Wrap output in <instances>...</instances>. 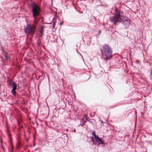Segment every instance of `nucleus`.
<instances>
[{
	"label": "nucleus",
	"instance_id": "obj_1",
	"mask_svg": "<svg viewBox=\"0 0 152 152\" xmlns=\"http://www.w3.org/2000/svg\"><path fill=\"white\" fill-rule=\"evenodd\" d=\"M103 48L105 57H104V55H102V58L106 62L108 59H110L112 57V51L110 47L108 45H104Z\"/></svg>",
	"mask_w": 152,
	"mask_h": 152
},
{
	"label": "nucleus",
	"instance_id": "obj_2",
	"mask_svg": "<svg viewBox=\"0 0 152 152\" xmlns=\"http://www.w3.org/2000/svg\"><path fill=\"white\" fill-rule=\"evenodd\" d=\"M110 19L111 22L115 25L118 22L123 23L124 21V20L120 16V12L118 11H116L115 15Z\"/></svg>",
	"mask_w": 152,
	"mask_h": 152
},
{
	"label": "nucleus",
	"instance_id": "obj_3",
	"mask_svg": "<svg viewBox=\"0 0 152 152\" xmlns=\"http://www.w3.org/2000/svg\"><path fill=\"white\" fill-rule=\"evenodd\" d=\"M35 27L34 25L28 24L24 31L25 34L28 35L30 33H33L35 31Z\"/></svg>",
	"mask_w": 152,
	"mask_h": 152
},
{
	"label": "nucleus",
	"instance_id": "obj_4",
	"mask_svg": "<svg viewBox=\"0 0 152 152\" xmlns=\"http://www.w3.org/2000/svg\"><path fill=\"white\" fill-rule=\"evenodd\" d=\"M32 12H33V16L34 19H36L37 17L39 14V8L37 4H34L32 9Z\"/></svg>",
	"mask_w": 152,
	"mask_h": 152
},
{
	"label": "nucleus",
	"instance_id": "obj_5",
	"mask_svg": "<svg viewBox=\"0 0 152 152\" xmlns=\"http://www.w3.org/2000/svg\"><path fill=\"white\" fill-rule=\"evenodd\" d=\"M9 85L12 88L11 91V93L14 96H15L16 95V92L15 91L17 89V84L15 82H10L9 83Z\"/></svg>",
	"mask_w": 152,
	"mask_h": 152
},
{
	"label": "nucleus",
	"instance_id": "obj_6",
	"mask_svg": "<svg viewBox=\"0 0 152 152\" xmlns=\"http://www.w3.org/2000/svg\"><path fill=\"white\" fill-rule=\"evenodd\" d=\"M57 18L56 17H55L53 19L52 21V23L53 24V29L55 27V26L56 24V22L57 20Z\"/></svg>",
	"mask_w": 152,
	"mask_h": 152
},
{
	"label": "nucleus",
	"instance_id": "obj_7",
	"mask_svg": "<svg viewBox=\"0 0 152 152\" xmlns=\"http://www.w3.org/2000/svg\"><path fill=\"white\" fill-rule=\"evenodd\" d=\"M94 138L95 139V140L97 142H98V141L100 140V138H99V137L97 136L96 134H95L94 135Z\"/></svg>",
	"mask_w": 152,
	"mask_h": 152
},
{
	"label": "nucleus",
	"instance_id": "obj_8",
	"mask_svg": "<svg viewBox=\"0 0 152 152\" xmlns=\"http://www.w3.org/2000/svg\"><path fill=\"white\" fill-rule=\"evenodd\" d=\"M98 142H99V144H104V142L102 140L101 138L100 139V140L98 141Z\"/></svg>",
	"mask_w": 152,
	"mask_h": 152
},
{
	"label": "nucleus",
	"instance_id": "obj_9",
	"mask_svg": "<svg viewBox=\"0 0 152 152\" xmlns=\"http://www.w3.org/2000/svg\"><path fill=\"white\" fill-rule=\"evenodd\" d=\"M85 122H86V121H85L84 122H83L82 124H79V125H78V126H83V125H84V123Z\"/></svg>",
	"mask_w": 152,
	"mask_h": 152
},
{
	"label": "nucleus",
	"instance_id": "obj_10",
	"mask_svg": "<svg viewBox=\"0 0 152 152\" xmlns=\"http://www.w3.org/2000/svg\"><path fill=\"white\" fill-rule=\"evenodd\" d=\"M86 117H87V115H84V118L86 117V120H88L87 118Z\"/></svg>",
	"mask_w": 152,
	"mask_h": 152
},
{
	"label": "nucleus",
	"instance_id": "obj_11",
	"mask_svg": "<svg viewBox=\"0 0 152 152\" xmlns=\"http://www.w3.org/2000/svg\"><path fill=\"white\" fill-rule=\"evenodd\" d=\"M92 134L94 135H94H95V134H96L95 132H93L92 133Z\"/></svg>",
	"mask_w": 152,
	"mask_h": 152
},
{
	"label": "nucleus",
	"instance_id": "obj_12",
	"mask_svg": "<svg viewBox=\"0 0 152 152\" xmlns=\"http://www.w3.org/2000/svg\"><path fill=\"white\" fill-rule=\"evenodd\" d=\"M5 57L7 59H9V56H8L7 55H6L5 56Z\"/></svg>",
	"mask_w": 152,
	"mask_h": 152
},
{
	"label": "nucleus",
	"instance_id": "obj_13",
	"mask_svg": "<svg viewBox=\"0 0 152 152\" xmlns=\"http://www.w3.org/2000/svg\"><path fill=\"white\" fill-rule=\"evenodd\" d=\"M63 24V22H62L60 23V25H62Z\"/></svg>",
	"mask_w": 152,
	"mask_h": 152
},
{
	"label": "nucleus",
	"instance_id": "obj_14",
	"mask_svg": "<svg viewBox=\"0 0 152 152\" xmlns=\"http://www.w3.org/2000/svg\"><path fill=\"white\" fill-rule=\"evenodd\" d=\"M92 140L93 141V142H94V139L93 138H92Z\"/></svg>",
	"mask_w": 152,
	"mask_h": 152
},
{
	"label": "nucleus",
	"instance_id": "obj_15",
	"mask_svg": "<svg viewBox=\"0 0 152 152\" xmlns=\"http://www.w3.org/2000/svg\"><path fill=\"white\" fill-rule=\"evenodd\" d=\"M81 120L83 122V119L81 118Z\"/></svg>",
	"mask_w": 152,
	"mask_h": 152
},
{
	"label": "nucleus",
	"instance_id": "obj_16",
	"mask_svg": "<svg viewBox=\"0 0 152 152\" xmlns=\"http://www.w3.org/2000/svg\"><path fill=\"white\" fill-rule=\"evenodd\" d=\"M74 131L75 132V129Z\"/></svg>",
	"mask_w": 152,
	"mask_h": 152
}]
</instances>
